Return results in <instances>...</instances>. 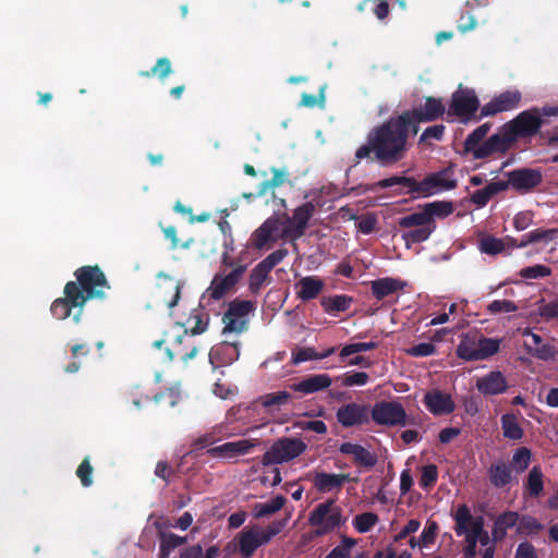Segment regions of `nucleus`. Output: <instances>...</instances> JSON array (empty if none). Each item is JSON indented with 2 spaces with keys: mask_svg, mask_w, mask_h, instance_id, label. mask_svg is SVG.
Segmentation results:
<instances>
[{
  "mask_svg": "<svg viewBox=\"0 0 558 558\" xmlns=\"http://www.w3.org/2000/svg\"><path fill=\"white\" fill-rule=\"evenodd\" d=\"M282 222L278 217H269L252 234V244L255 248L262 250L269 242H275L282 233L279 230Z\"/></svg>",
  "mask_w": 558,
  "mask_h": 558,
  "instance_id": "20",
  "label": "nucleus"
},
{
  "mask_svg": "<svg viewBox=\"0 0 558 558\" xmlns=\"http://www.w3.org/2000/svg\"><path fill=\"white\" fill-rule=\"evenodd\" d=\"M371 418L381 426H405L408 416L403 405L397 401H378L371 409Z\"/></svg>",
  "mask_w": 558,
  "mask_h": 558,
  "instance_id": "11",
  "label": "nucleus"
},
{
  "mask_svg": "<svg viewBox=\"0 0 558 558\" xmlns=\"http://www.w3.org/2000/svg\"><path fill=\"white\" fill-rule=\"evenodd\" d=\"M538 312L545 320L558 319V300L541 305Z\"/></svg>",
  "mask_w": 558,
  "mask_h": 558,
  "instance_id": "63",
  "label": "nucleus"
},
{
  "mask_svg": "<svg viewBox=\"0 0 558 558\" xmlns=\"http://www.w3.org/2000/svg\"><path fill=\"white\" fill-rule=\"evenodd\" d=\"M521 98L522 95L517 89L500 93L481 108V113L477 120H481L485 117L495 116L499 112L513 110L519 106Z\"/></svg>",
  "mask_w": 558,
  "mask_h": 558,
  "instance_id": "18",
  "label": "nucleus"
},
{
  "mask_svg": "<svg viewBox=\"0 0 558 558\" xmlns=\"http://www.w3.org/2000/svg\"><path fill=\"white\" fill-rule=\"evenodd\" d=\"M551 274V269L544 265H533L524 267L520 270V276L524 279H538L547 277Z\"/></svg>",
  "mask_w": 558,
  "mask_h": 558,
  "instance_id": "55",
  "label": "nucleus"
},
{
  "mask_svg": "<svg viewBox=\"0 0 558 558\" xmlns=\"http://www.w3.org/2000/svg\"><path fill=\"white\" fill-rule=\"evenodd\" d=\"M93 472L94 469L90 464L89 458H84L75 472L76 476L81 481L82 486L89 487L93 485Z\"/></svg>",
  "mask_w": 558,
  "mask_h": 558,
  "instance_id": "54",
  "label": "nucleus"
},
{
  "mask_svg": "<svg viewBox=\"0 0 558 558\" xmlns=\"http://www.w3.org/2000/svg\"><path fill=\"white\" fill-rule=\"evenodd\" d=\"M288 255V250L281 247L272 253H270L267 257H265L259 263L264 265L269 271H271L277 265H279L284 257Z\"/></svg>",
  "mask_w": 558,
  "mask_h": 558,
  "instance_id": "60",
  "label": "nucleus"
},
{
  "mask_svg": "<svg viewBox=\"0 0 558 558\" xmlns=\"http://www.w3.org/2000/svg\"><path fill=\"white\" fill-rule=\"evenodd\" d=\"M75 281H68L63 296L56 299L50 312L59 320L72 317L75 324L81 322L85 304L93 299H104L105 290L110 289L106 275L98 265H87L74 271Z\"/></svg>",
  "mask_w": 558,
  "mask_h": 558,
  "instance_id": "2",
  "label": "nucleus"
},
{
  "mask_svg": "<svg viewBox=\"0 0 558 558\" xmlns=\"http://www.w3.org/2000/svg\"><path fill=\"white\" fill-rule=\"evenodd\" d=\"M532 458V451L527 447L518 448L511 459V469L513 468L517 473H522L527 470Z\"/></svg>",
  "mask_w": 558,
  "mask_h": 558,
  "instance_id": "46",
  "label": "nucleus"
},
{
  "mask_svg": "<svg viewBox=\"0 0 558 558\" xmlns=\"http://www.w3.org/2000/svg\"><path fill=\"white\" fill-rule=\"evenodd\" d=\"M356 482L349 474H331L326 472H316L313 478L315 488L320 493H329L333 489H340L347 482Z\"/></svg>",
  "mask_w": 558,
  "mask_h": 558,
  "instance_id": "25",
  "label": "nucleus"
},
{
  "mask_svg": "<svg viewBox=\"0 0 558 558\" xmlns=\"http://www.w3.org/2000/svg\"><path fill=\"white\" fill-rule=\"evenodd\" d=\"M342 387L364 386L368 383L369 376L365 372H348L336 378Z\"/></svg>",
  "mask_w": 558,
  "mask_h": 558,
  "instance_id": "49",
  "label": "nucleus"
},
{
  "mask_svg": "<svg viewBox=\"0 0 558 558\" xmlns=\"http://www.w3.org/2000/svg\"><path fill=\"white\" fill-rule=\"evenodd\" d=\"M407 353L414 357L430 356L436 353V347L430 342H422L408 349Z\"/></svg>",
  "mask_w": 558,
  "mask_h": 558,
  "instance_id": "58",
  "label": "nucleus"
},
{
  "mask_svg": "<svg viewBox=\"0 0 558 558\" xmlns=\"http://www.w3.org/2000/svg\"><path fill=\"white\" fill-rule=\"evenodd\" d=\"M488 478L490 484L496 488H502L512 481L511 465L504 461L492 463L488 469Z\"/></svg>",
  "mask_w": 558,
  "mask_h": 558,
  "instance_id": "30",
  "label": "nucleus"
},
{
  "mask_svg": "<svg viewBox=\"0 0 558 558\" xmlns=\"http://www.w3.org/2000/svg\"><path fill=\"white\" fill-rule=\"evenodd\" d=\"M438 480V468L435 464L423 465L421 469L420 486L424 490L433 488Z\"/></svg>",
  "mask_w": 558,
  "mask_h": 558,
  "instance_id": "50",
  "label": "nucleus"
},
{
  "mask_svg": "<svg viewBox=\"0 0 558 558\" xmlns=\"http://www.w3.org/2000/svg\"><path fill=\"white\" fill-rule=\"evenodd\" d=\"M514 558H538L536 549L530 542H522L518 545Z\"/></svg>",
  "mask_w": 558,
  "mask_h": 558,
  "instance_id": "64",
  "label": "nucleus"
},
{
  "mask_svg": "<svg viewBox=\"0 0 558 558\" xmlns=\"http://www.w3.org/2000/svg\"><path fill=\"white\" fill-rule=\"evenodd\" d=\"M454 521L456 534L458 536L465 535L466 546L464 548V556L466 558H474L476 556V545L484 526V519L482 517L473 518L469 507L462 504L454 513Z\"/></svg>",
  "mask_w": 558,
  "mask_h": 558,
  "instance_id": "5",
  "label": "nucleus"
},
{
  "mask_svg": "<svg viewBox=\"0 0 558 558\" xmlns=\"http://www.w3.org/2000/svg\"><path fill=\"white\" fill-rule=\"evenodd\" d=\"M407 282L390 277L380 278L372 281V293L377 300H383L392 293L402 290Z\"/></svg>",
  "mask_w": 558,
  "mask_h": 558,
  "instance_id": "28",
  "label": "nucleus"
},
{
  "mask_svg": "<svg viewBox=\"0 0 558 558\" xmlns=\"http://www.w3.org/2000/svg\"><path fill=\"white\" fill-rule=\"evenodd\" d=\"M171 72V61L167 57H162L157 60L150 70L141 71L138 74L142 77L157 76L160 80H165Z\"/></svg>",
  "mask_w": 558,
  "mask_h": 558,
  "instance_id": "44",
  "label": "nucleus"
},
{
  "mask_svg": "<svg viewBox=\"0 0 558 558\" xmlns=\"http://www.w3.org/2000/svg\"><path fill=\"white\" fill-rule=\"evenodd\" d=\"M502 435L510 440H521L524 436V430L521 427L519 420L513 413H506L500 418Z\"/></svg>",
  "mask_w": 558,
  "mask_h": 558,
  "instance_id": "35",
  "label": "nucleus"
},
{
  "mask_svg": "<svg viewBox=\"0 0 558 558\" xmlns=\"http://www.w3.org/2000/svg\"><path fill=\"white\" fill-rule=\"evenodd\" d=\"M480 251L487 255H497L504 252L506 244L501 239L486 235L480 240Z\"/></svg>",
  "mask_w": 558,
  "mask_h": 558,
  "instance_id": "48",
  "label": "nucleus"
},
{
  "mask_svg": "<svg viewBox=\"0 0 558 558\" xmlns=\"http://www.w3.org/2000/svg\"><path fill=\"white\" fill-rule=\"evenodd\" d=\"M352 301L353 299L345 294L325 295L320 299V305L325 313L336 315L348 311Z\"/></svg>",
  "mask_w": 558,
  "mask_h": 558,
  "instance_id": "31",
  "label": "nucleus"
},
{
  "mask_svg": "<svg viewBox=\"0 0 558 558\" xmlns=\"http://www.w3.org/2000/svg\"><path fill=\"white\" fill-rule=\"evenodd\" d=\"M342 509L336 505L333 499L318 504L308 515L311 526L317 527L316 535H325L344 523Z\"/></svg>",
  "mask_w": 558,
  "mask_h": 558,
  "instance_id": "6",
  "label": "nucleus"
},
{
  "mask_svg": "<svg viewBox=\"0 0 558 558\" xmlns=\"http://www.w3.org/2000/svg\"><path fill=\"white\" fill-rule=\"evenodd\" d=\"M191 322H194V325L191 327V333L193 336L199 335L207 329L209 316L201 310H194L187 323Z\"/></svg>",
  "mask_w": 558,
  "mask_h": 558,
  "instance_id": "52",
  "label": "nucleus"
},
{
  "mask_svg": "<svg viewBox=\"0 0 558 558\" xmlns=\"http://www.w3.org/2000/svg\"><path fill=\"white\" fill-rule=\"evenodd\" d=\"M507 191V184L505 181H492L485 187L476 190L471 195V202L476 207L482 208L488 204V202L497 194Z\"/></svg>",
  "mask_w": 558,
  "mask_h": 558,
  "instance_id": "29",
  "label": "nucleus"
},
{
  "mask_svg": "<svg viewBox=\"0 0 558 558\" xmlns=\"http://www.w3.org/2000/svg\"><path fill=\"white\" fill-rule=\"evenodd\" d=\"M393 186H398L393 190V194L397 196L412 195L414 197H422V181L418 182L415 178L405 175H392L374 183H362L356 186V190L363 194Z\"/></svg>",
  "mask_w": 558,
  "mask_h": 558,
  "instance_id": "7",
  "label": "nucleus"
},
{
  "mask_svg": "<svg viewBox=\"0 0 558 558\" xmlns=\"http://www.w3.org/2000/svg\"><path fill=\"white\" fill-rule=\"evenodd\" d=\"M446 112V107L441 98L433 96L425 97L423 105L411 110H405L402 114L409 120L412 126L420 130V123L433 122L441 118Z\"/></svg>",
  "mask_w": 558,
  "mask_h": 558,
  "instance_id": "12",
  "label": "nucleus"
},
{
  "mask_svg": "<svg viewBox=\"0 0 558 558\" xmlns=\"http://www.w3.org/2000/svg\"><path fill=\"white\" fill-rule=\"evenodd\" d=\"M487 310L490 314L511 313L515 312L518 306L509 300H494L489 303Z\"/></svg>",
  "mask_w": 558,
  "mask_h": 558,
  "instance_id": "59",
  "label": "nucleus"
},
{
  "mask_svg": "<svg viewBox=\"0 0 558 558\" xmlns=\"http://www.w3.org/2000/svg\"><path fill=\"white\" fill-rule=\"evenodd\" d=\"M551 117H558V106L532 107L506 122V126L518 142L519 138H531L538 134Z\"/></svg>",
  "mask_w": 558,
  "mask_h": 558,
  "instance_id": "4",
  "label": "nucleus"
},
{
  "mask_svg": "<svg viewBox=\"0 0 558 558\" xmlns=\"http://www.w3.org/2000/svg\"><path fill=\"white\" fill-rule=\"evenodd\" d=\"M292 395L289 391H276L265 393L258 398L259 404L267 411L279 410L286 407L292 400Z\"/></svg>",
  "mask_w": 558,
  "mask_h": 558,
  "instance_id": "34",
  "label": "nucleus"
},
{
  "mask_svg": "<svg viewBox=\"0 0 558 558\" xmlns=\"http://www.w3.org/2000/svg\"><path fill=\"white\" fill-rule=\"evenodd\" d=\"M478 107L480 100L475 92L460 86L451 96L448 114L458 117L464 123L473 119L477 121L475 113Z\"/></svg>",
  "mask_w": 558,
  "mask_h": 558,
  "instance_id": "9",
  "label": "nucleus"
},
{
  "mask_svg": "<svg viewBox=\"0 0 558 558\" xmlns=\"http://www.w3.org/2000/svg\"><path fill=\"white\" fill-rule=\"evenodd\" d=\"M427 410L434 415L450 414L454 411L456 405L450 395L438 389L428 391L423 400Z\"/></svg>",
  "mask_w": 558,
  "mask_h": 558,
  "instance_id": "22",
  "label": "nucleus"
},
{
  "mask_svg": "<svg viewBox=\"0 0 558 558\" xmlns=\"http://www.w3.org/2000/svg\"><path fill=\"white\" fill-rule=\"evenodd\" d=\"M368 3L374 5L373 12L378 20H384L388 16L390 9L389 3L386 0H364L357 5V10L363 12Z\"/></svg>",
  "mask_w": 558,
  "mask_h": 558,
  "instance_id": "53",
  "label": "nucleus"
},
{
  "mask_svg": "<svg viewBox=\"0 0 558 558\" xmlns=\"http://www.w3.org/2000/svg\"><path fill=\"white\" fill-rule=\"evenodd\" d=\"M457 355L464 361H480L477 336L463 335L457 347Z\"/></svg>",
  "mask_w": 558,
  "mask_h": 558,
  "instance_id": "32",
  "label": "nucleus"
},
{
  "mask_svg": "<svg viewBox=\"0 0 558 558\" xmlns=\"http://www.w3.org/2000/svg\"><path fill=\"white\" fill-rule=\"evenodd\" d=\"M306 450V444L300 438L282 437L263 454L264 465L281 464L301 456Z\"/></svg>",
  "mask_w": 558,
  "mask_h": 558,
  "instance_id": "8",
  "label": "nucleus"
},
{
  "mask_svg": "<svg viewBox=\"0 0 558 558\" xmlns=\"http://www.w3.org/2000/svg\"><path fill=\"white\" fill-rule=\"evenodd\" d=\"M157 278H158V286L160 288H162V287L169 288L174 291L172 299L167 302V304L170 308L174 307L178 304L180 296H181L182 283L179 280H177L175 278H173L169 275H166L163 272H160L157 276Z\"/></svg>",
  "mask_w": 558,
  "mask_h": 558,
  "instance_id": "42",
  "label": "nucleus"
},
{
  "mask_svg": "<svg viewBox=\"0 0 558 558\" xmlns=\"http://www.w3.org/2000/svg\"><path fill=\"white\" fill-rule=\"evenodd\" d=\"M272 178L260 184L259 194H265L268 190H274L283 185L288 181L289 172L286 168H271Z\"/></svg>",
  "mask_w": 558,
  "mask_h": 558,
  "instance_id": "47",
  "label": "nucleus"
},
{
  "mask_svg": "<svg viewBox=\"0 0 558 558\" xmlns=\"http://www.w3.org/2000/svg\"><path fill=\"white\" fill-rule=\"evenodd\" d=\"M254 447L255 444L252 440L240 439L213 447L208 450V453L211 457L234 458L246 454Z\"/></svg>",
  "mask_w": 558,
  "mask_h": 558,
  "instance_id": "26",
  "label": "nucleus"
},
{
  "mask_svg": "<svg viewBox=\"0 0 558 558\" xmlns=\"http://www.w3.org/2000/svg\"><path fill=\"white\" fill-rule=\"evenodd\" d=\"M270 271L260 263L252 270L248 277V290L252 294H258L266 283L271 282Z\"/></svg>",
  "mask_w": 558,
  "mask_h": 558,
  "instance_id": "36",
  "label": "nucleus"
},
{
  "mask_svg": "<svg viewBox=\"0 0 558 558\" xmlns=\"http://www.w3.org/2000/svg\"><path fill=\"white\" fill-rule=\"evenodd\" d=\"M507 190L513 189L519 194H526L537 187L542 181L543 175L538 169L519 168L506 173Z\"/></svg>",
  "mask_w": 558,
  "mask_h": 558,
  "instance_id": "13",
  "label": "nucleus"
},
{
  "mask_svg": "<svg viewBox=\"0 0 558 558\" xmlns=\"http://www.w3.org/2000/svg\"><path fill=\"white\" fill-rule=\"evenodd\" d=\"M453 210L449 202L436 201L427 203L422 210L400 217L398 226L403 230L401 238L405 247L427 241L436 230V217H447Z\"/></svg>",
  "mask_w": 558,
  "mask_h": 558,
  "instance_id": "3",
  "label": "nucleus"
},
{
  "mask_svg": "<svg viewBox=\"0 0 558 558\" xmlns=\"http://www.w3.org/2000/svg\"><path fill=\"white\" fill-rule=\"evenodd\" d=\"M159 558H168L175 548L184 545L187 541L185 536L166 532L159 533Z\"/></svg>",
  "mask_w": 558,
  "mask_h": 558,
  "instance_id": "37",
  "label": "nucleus"
},
{
  "mask_svg": "<svg viewBox=\"0 0 558 558\" xmlns=\"http://www.w3.org/2000/svg\"><path fill=\"white\" fill-rule=\"evenodd\" d=\"M247 269L246 265H239L232 269L228 275L216 274L207 289L209 299L218 301L221 300L228 292H230L243 278Z\"/></svg>",
  "mask_w": 558,
  "mask_h": 558,
  "instance_id": "14",
  "label": "nucleus"
},
{
  "mask_svg": "<svg viewBox=\"0 0 558 558\" xmlns=\"http://www.w3.org/2000/svg\"><path fill=\"white\" fill-rule=\"evenodd\" d=\"M492 128L490 122H486L480 126H477L475 130H473L466 137L464 142V149L468 153H471L473 157L475 158V151L477 148L482 146L484 143L483 140L487 135Z\"/></svg>",
  "mask_w": 558,
  "mask_h": 558,
  "instance_id": "39",
  "label": "nucleus"
},
{
  "mask_svg": "<svg viewBox=\"0 0 558 558\" xmlns=\"http://www.w3.org/2000/svg\"><path fill=\"white\" fill-rule=\"evenodd\" d=\"M339 452L344 456L352 457L353 463L360 468L372 469L377 463L376 453L369 451L360 444L350 441L342 442L339 446Z\"/></svg>",
  "mask_w": 558,
  "mask_h": 558,
  "instance_id": "21",
  "label": "nucleus"
},
{
  "mask_svg": "<svg viewBox=\"0 0 558 558\" xmlns=\"http://www.w3.org/2000/svg\"><path fill=\"white\" fill-rule=\"evenodd\" d=\"M331 384L332 379L328 374H315L305 377L299 383L290 384L289 389L294 392L312 395L329 388Z\"/></svg>",
  "mask_w": 558,
  "mask_h": 558,
  "instance_id": "24",
  "label": "nucleus"
},
{
  "mask_svg": "<svg viewBox=\"0 0 558 558\" xmlns=\"http://www.w3.org/2000/svg\"><path fill=\"white\" fill-rule=\"evenodd\" d=\"M544 529V525L534 517L524 514L519 519L517 533L523 536H532L538 534Z\"/></svg>",
  "mask_w": 558,
  "mask_h": 558,
  "instance_id": "41",
  "label": "nucleus"
},
{
  "mask_svg": "<svg viewBox=\"0 0 558 558\" xmlns=\"http://www.w3.org/2000/svg\"><path fill=\"white\" fill-rule=\"evenodd\" d=\"M315 213V206L312 202H306L293 210V216H286L288 226L282 230V236L299 239L304 234L308 221Z\"/></svg>",
  "mask_w": 558,
  "mask_h": 558,
  "instance_id": "16",
  "label": "nucleus"
},
{
  "mask_svg": "<svg viewBox=\"0 0 558 558\" xmlns=\"http://www.w3.org/2000/svg\"><path fill=\"white\" fill-rule=\"evenodd\" d=\"M525 493L531 498H537L544 490V474L539 465H534L524 483Z\"/></svg>",
  "mask_w": 558,
  "mask_h": 558,
  "instance_id": "33",
  "label": "nucleus"
},
{
  "mask_svg": "<svg viewBox=\"0 0 558 558\" xmlns=\"http://www.w3.org/2000/svg\"><path fill=\"white\" fill-rule=\"evenodd\" d=\"M252 301L233 300L222 316L223 333H242L248 327L247 316L254 311Z\"/></svg>",
  "mask_w": 558,
  "mask_h": 558,
  "instance_id": "10",
  "label": "nucleus"
},
{
  "mask_svg": "<svg viewBox=\"0 0 558 558\" xmlns=\"http://www.w3.org/2000/svg\"><path fill=\"white\" fill-rule=\"evenodd\" d=\"M336 417L341 426L350 428L368 423L371 410L366 404L350 402L337 410Z\"/></svg>",
  "mask_w": 558,
  "mask_h": 558,
  "instance_id": "17",
  "label": "nucleus"
},
{
  "mask_svg": "<svg viewBox=\"0 0 558 558\" xmlns=\"http://www.w3.org/2000/svg\"><path fill=\"white\" fill-rule=\"evenodd\" d=\"M515 143L514 137L511 135V132L505 123L496 134L484 141L482 146L476 149L475 159H484L497 153L505 154Z\"/></svg>",
  "mask_w": 558,
  "mask_h": 558,
  "instance_id": "15",
  "label": "nucleus"
},
{
  "mask_svg": "<svg viewBox=\"0 0 558 558\" xmlns=\"http://www.w3.org/2000/svg\"><path fill=\"white\" fill-rule=\"evenodd\" d=\"M296 296L303 302L316 299L325 288V282L316 276L301 278L296 284Z\"/></svg>",
  "mask_w": 558,
  "mask_h": 558,
  "instance_id": "27",
  "label": "nucleus"
},
{
  "mask_svg": "<svg viewBox=\"0 0 558 558\" xmlns=\"http://www.w3.org/2000/svg\"><path fill=\"white\" fill-rule=\"evenodd\" d=\"M438 523L436 521H427L426 525L421 533V544L427 547L430 544H434L436 541V536L438 533Z\"/></svg>",
  "mask_w": 558,
  "mask_h": 558,
  "instance_id": "57",
  "label": "nucleus"
},
{
  "mask_svg": "<svg viewBox=\"0 0 558 558\" xmlns=\"http://www.w3.org/2000/svg\"><path fill=\"white\" fill-rule=\"evenodd\" d=\"M416 134L417 129L402 113L391 117L368 132L366 143L355 151L356 162L369 159L383 167L391 166L404 158L409 140Z\"/></svg>",
  "mask_w": 558,
  "mask_h": 558,
  "instance_id": "1",
  "label": "nucleus"
},
{
  "mask_svg": "<svg viewBox=\"0 0 558 558\" xmlns=\"http://www.w3.org/2000/svg\"><path fill=\"white\" fill-rule=\"evenodd\" d=\"M378 522V515L374 512H364L353 519V526L359 533L371 531Z\"/></svg>",
  "mask_w": 558,
  "mask_h": 558,
  "instance_id": "51",
  "label": "nucleus"
},
{
  "mask_svg": "<svg viewBox=\"0 0 558 558\" xmlns=\"http://www.w3.org/2000/svg\"><path fill=\"white\" fill-rule=\"evenodd\" d=\"M445 125L436 124L426 128L420 136V143L428 142L429 140L441 141L445 134Z\"/></svg>",
  "mask_w": 558,
  "mask_h": 558,
  "instance_id": "61",
  "label": "nucleus"
},
{
  "mask_svg": "<svg viewBox=\"0 0 558 558\" xmlns=\"http://www.w3.org/2000/svg\"><path fill=\"white\" fill-rule=\"evenodd\" d=\"M520 515L515 511H506L497 517L495 520L499 525H501L506 531L513 526H518Z\"/></svg>",
  "mask_w": 558,
  "mask_h": 558,
  "instance_id": "62",
  "label": "nucleus"
},
{
  "mask_svg": "<svg viewBox=\"0 0 558 558\" xmlns=\"http://www.w3.org/2000/svg\"><path fill=\"white\" fill-rule=\"evenodd\" d=\"M287 499L282 495H277L267 502H258L254 506V517L264 518L279 511L286 504Z\"/></svg>",
  "mask_w": 558,
  "mask_h": 558,
  "instance_id": "40",
  "label": "nucleus"
},
{
  "mask_svg": "<svg viewBox=\"0 0 558 558\" xmlns=\"http://www.w3.org/2000/svg\"><path fill=\"white\" fill-rule=\"evenodd\" d=\"M476 388L485 396H495L506 392L508 389V383L500 371H492L477 378Z\"/></svg>",
  "mask_w": 558,
  "mask_h": 558,
  "instance_id": "23",
  "label": "nucleus"
},
{
  "mask_svg": "<svg viewBox=\"0 0 558 558\" xmlns=\"http://www.w3.org/2000/svg\"><path fill=\"white\" fill-rule=\"evenodd\" d=\"M378 348V343L374 341L369 342H354L342 347L339 352L340 362H344L345 359L353 354L375 350Z\"/></svg>",
  "mask_w": 558,
  "mask_h": 558,
  "instance_id": "45",
  "label": "nucleus"
},
{
  "mask_svg": "<svg viewBox=\"0 0 558 558\" xmlns=\"http://www.w3.org/2000/svg\"><path fill=\"white\" fill-rule=\"evenodd\" d=\"M477 347L480 361H484L499 352L500 340L480 336L477 337Z\"/></svg>",
  "mask_w": 558,
  "mask_h": 558,
  "instance_id": "43",
  "label": "nucleus"
},
{
  "mask_svg": "<svg viewBox=\"0 0 558 558\" xmlns=\"http://www.w3.org/2000/svg\"><path fill=\"white\" fill-rule=\"evenodd\" d=\"M357 220L356 228L357 230L363 234H371L377 225V217L373 213H367L366 215H363L361 217L354 216Z\"/></svg>",
  "mask_w": 558,
  "mask_h": 558,
  "instance_id": "56",
  "label": "nucleus"
},
{
  "mask_svg": "<svg viewBox=\"0 0 558 558\" xmlns=\"http://www.w3.org/2000/svg\"><path fill=\"white\" fill-rule=\"evenodd\" d=\"M258 547L259 543L256 531L254 529H244L239 537V551L242 557L250 558Z\"/></svg>",
  "mask_w": 558,
  "mask_h": 558,
  "instance_id": "38",
  "label": "nucleus"
},
{
  "mask_svg": "<svg viewBox=\"0 0 558 558\" xmlns=\"http://www.w3.org/2000/svg\"><path fill=\"white\" fill-rule=\"evenodd\" d=\"M422 197H428L442 191L457 187V180L450 177L448 169L430 173L422 180Z\"/></svg>",
  "mask_w": 558,
  "mask_h": 558,
  "instance_id": "19",
  "label": "nucleus"
}]
</instances>
